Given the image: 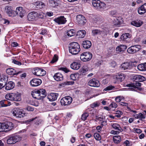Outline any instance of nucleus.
Masks as SVG:
<instances>
[{"label":"nucleus","mask_w":146,"mask_h":146,"mask_svg":"<svg viewBox=\"0 0 146 146\" xmlns=\"http://www.w3.org/2000/svg\"><path fill=\"white\" fill-rule=\"evenodd\" d=\"M31 95L33 97L37 100L42 99L46 95V91L44 89L33 91L31 92Z\"/></svg>","instance_id":"obj_1"},{"label":"nucleus","mask_w":146,"mask_h":146,"mask_svg":"<svg viewBox=\"0 0 146 146\" xmlns=\"http://www.w3.org/2000/svg\"><path fill=\"white\" fill-rule=\"evenodd\" d=\"M69 52L72 54H78L80 51V48L79 44L76 42H72L69 45Z\"/></svg>","instance_id":"obj_2"},{"label":"nucleus","mask_w":146,"mask_h":146,"mask_svg":"<svg viewBox=\"0 0 146 146\" xmlns=\"http://www.w3.org/2000/svg\"><path fill=\"white\" fill-rule=\"evenodd\" d=\"M92 56L91 53L89 52H85L81 54L80 59L83 61H88L90 60Z\"/></svg>","instance_id":"obj_3"},{"label":"nucleus","mask_w":146,"mask_h":146,"mask_svg":"<svg viewBox=\"0 0 146 146\" xmlns=\"http://www.w3.org/2000/svg\"><path fill=\"white\" fill-rule=\"evenodd\" d=\"M94 7L100 10L106 8V4L98 0H94L92 1Z\"/></svg>","instance_id":"obj_4"},{"label":"nucleus","mask_w":146,"mask_h":146,"mask_svg":"<svg viewBox=\"0 0 146 146\" xmlns=\"http://www.w3.org/2000/svg\"><path fill=\"white\" fill-rule=\"evenodd\" d=\"M72 101V99L71 97L66 96L61 99L60 102L62 106H68L71 104Z\"/></svg>","instance_id":"obj_5"},{"label":"nucleus","mask_w":146,"mask_h":146,"mask_svg":"<svg viewBox=\"0 0 146 146\" xmlns=\"http://www.w3.org/2000/svg\"><path fill=\"white\" fill-rule=\"evenodd\" d=\"M33 73L37 76H42L46 74V71L43 69H40L38 68H33L32 70Z\"/></svg>","instance_id":"obj_6"},{"label":"nucleus","mask_w":146,"mask_h":146,"mask_svg":"<svg viewBox=\"0 0 146 146\" xmlns=\"http://www.w3.org/2000/svg\"><path fill=\"white\" fill-rule=\"evenodd\" d=\"M3 131H7L11 129L14 127L13 123L10 122L1 123Z\"/></svg>","instance_id":"obj_7"},{"label":"nucleus","mask_w":146,"mask_h":146,"mask_svg":"<svg viewBox=\"0 0 146 146\" xmlns=\"http://www.w3.org/2000/svg\"><path fill=\"white\" fill-rule=\"evenodd\" d=\"M21 139V138L19 136L15 135L9 137L7 140V143L9 144H14Z\"/></svg>","instance_id":"obj_8"},{"label":"nucleus","mask_w":146,"mask_h":146,"mask_svg":"<svg viewBox=\"0 0 146 146\" xmlns=\"http://www.w3.org/2000/svg\"><path fill=\"white\" fill-rule=\"evenodd\" d=\"M13 115L17 117H21L25 115V113H23L21 110L18 108H15L12 111Z\"/></svg>","instance_id":"obj_9"},{"label":"nucleus","mask_w":146,"mask_h":146,"mask_svg":"<svg viewBox=\"0 0 146 146\" xmlns=\"http://www.w3.org/2000/svg\"><path fill=\"white\" fill-rule=\"evenodd\" d=\"M141 46L139 45H137L132 46L129 48L127 50V52L130 54L135 53L137 52L140 49Z\"/></svg>","instance_id":"obj_10"},{"label":"nucleus","mask_w":146,"mask_h":146,"mask_svg":"<svg viewBox=\"0 0 146 146\" xmlns=\"http://www.w3.org/2000/svg\"><path fill=\"white\" fill-rule=\"evenodd\" d=\"M76 21L78 24L83 25L86 22V20L84 16L82 15H79L77 16Z\"/></svg>","instance_id":"obj_11"},{"label":"nucleus","mask_w":146,"mask_h":146,"mask_svg":"<svg viewBox=\"0 0 146 146\" xmlns=\"http://www.w3.org/2000/svg\"><path fill=\"white\" fill-rule=\"evenodd\" d=\"M88 84L90 86L94 87H99L100 85L99 81L95 78L90 80Z\"/></svg>","instance_id":"obj_12"},{"label":"nucleus","mask_w":146,"mask_h":146,"mask_svg":"<svg viewBox=\"0 0 146 146\" xmlns=\"http://www.w3.org/2000/svg\"><path fill=\"white\" fill-rule=\"evenodd\" d=\"M41 83V80L37 78L33 79L30 82L31 85L33 87L37 86L40 85Z\"/></svg>","instance_id":"obj_13"},{"label":"nucleus","mask_w":146,"mask_h":146,"mask_svg":"<svg viewBox=\"0 0 146 146\" xmlns=\"http://www.w3.org/2000/svg\"><path fill=\"white\" fill-rule=\"evenodd\" d=\"M54 21L59 25L64 24L66 21V19L64 16H60L54 19Z\"/></svg>","instance_id":"obj_14"},{"label":"nucleus","mask_w":146,"mask_h":146,"mask_svg":"<svg viewBox=\"0 0 146 146\" xmlns=\"http://www.w3.org/2000/svg\"><path fill=\"white\" fill-rule=\"evenodd\" d=\"M38 13L36 12H32L29 14L27 18L29 21H33L37 18Z\"/></svg>","instance_id":"obj_15"},{"label":"nucleus","mask_w":146,"mask_h":146,"mask_svg":"<svg viewBox=\"0 0 146 146\" xmlns=\"http://www.w3.org/2000/svg\"><path fill=\"white\" fill-rule=\"evenodd\" d=\"M15 12L17 15H19L21 17H23L25 13V11L23 9L22 7H17L16 11Z\"/></svg>","instance_id":"obj_16"},{"label":"nucleus","mask_w":146,"mask_h":146,"mask_svg":"<svg viewBox=\"0 0 146 146\" xmlns=\"http://www.w3.org/2000/svg\"><path fill=\"white\" fill-rule=\"evenodd\" d=\"M141 85V84L140 83L136 82L135 83L128 84L127 85V86L131 87L130 88V90L134 91L135 90V89L137 88L139 86H140Z\"/></svg>","instance_id":"obj_17"},{"label":"nucleus","mask_w":146,"mask_h":146,"mask_svg":"<svg viewBox=\"0 0 146 146\" xmlns=\"http://www.w3.org/2000/svg\"><path fill=\"white\" fill-rule=\"evenodd\" d=\"M58 95L57 93H51L48 95L47 98L49 101H53L56 100Z\"/></svg>","instance_id":"obj_18"},{"label":"nucleus","mask_w":146,"mask_h":146,"mask_svg":"<svg viewBox=\"0 0 146 146\" xmlns=\"http://www.w3.org/2000/svg\"><path fill=\"white\" fill-rule=\"evenodd\" d=\"M31 5L33 6L34 9H41L44 6V4L42 2L38 1L33 3Z\"/></svg>","instance_id":"obj_19"},{"label":"nucleus","mask_w":146,"mask_h":146,"mask_svg":"<svg viewBox=\"0 0 146 146\" xmlns=\"http://www.w3.org/2000/svg\"><path fill=\"white\" fill-rule=\"evenodd\" d=\"M7 73L10 75H17L20 73V72L17 71L13 68H9L6 70Z\"/></svg>","instance_id":"obj_20"},{"label":"nucleus","mask_w":146,"mask_h":146,"mask_svg":"<svg viewBox=\"0 0 146 146\" xmlns=\"http://www.w3.org/2000/svg\"><path fill=\"white\" fill-rule=\"evenodd\" d=\"M138 12L140 15H142L146 12V3L138 8Z\"/></svg>","instance_id":"obj_21"},{"label":"nucleus","mask_w":146,"mask_h":146,"mask_svg":"<svg viewBox=\"0 0 146 146\" xmlns=\"http://www.w3.org/2000/svg\"><path fill=\"white\" fill-rule=\"evenodd\" d=\"M131 65L130 62H125L121 65V68L123 70L131 69Z\"/></svg>","instance_id":"obj_22"},{"label":"nucleus","mask_w":146,"mask_h":146,"mask_svg":"<svg viewBox=\"0 0 146 146\" xmlns=\"http://www.w3.org/2000/svg\"><path fill=\"white\" fill-rule=\"evenodd\" d=\"M80 64L79 62H74L70 65L71 68L74 70H78L80 68Z\"/></svg>","instance_id":"obj_23"},{"label":"nucleus","mask_w":146,"mask_h":146,"mask_svg":"<svg viewBox=\"0 0 146 146\" xmlns=\"http://www.w3.org/2000/svg\"><path fill=\"white\" fill-rule=\"evenodd\" d=\"M53 78L55 80L57 81H61L63 79V77L62 75L60 73L55 74L53 76Z\"/></svg>","instance_id":"obj_24"},{"label":"nucleus","mask_w":146,"mask_h":146,"mask_svg":"<svg viewBox=\"0 0 146 146\" xmlns=\"http://www.w3.org/2000/svg\"><path fill=\"white\" fill-rule=\"evenodd\" d=\"M125 77V75L124 74L119 73L116 75L115 79L118 82H121L124 80Z\"/></svg>","instance_id":"obj_25"},{"label":"nucleus","mask_w":146,"mask_h":146,"mask_svg":"<svg viewBox=\"0 0 146 146\" xmlns=\"http://www.w3.org/2000/svg\"><path fill=\"white\" fill-rule=\"evenodd\" d=\"M82 45L84 48L88 49L90 47L92 44L90 41L86 40L82 42Z\"/></svg>","instance_id":"obj_26"},{"label":"nucleus","mask_w":146,"mask_h":146,"mask_svg":"<svg viewBox=\"0 0 146 146\" xmlns=\"http://www.w3.org/2000/svg\"><path fill=\"white\" fill-rule=\"evenodd\" d=\"M127 47L126 45L121 44L116 47V50L118 52H123L126 50Z\"/></svg>","instance_id":"obj_27"},{"label":"nucleus","mask_w":146,"mask_h":146,"mask_svg":"<svg viewBox=\"0 0 146 146\" xmlns=\"http://www.w3.org/2000/svg\"><path fill=\"white\" fill-rule=\"evenodd\" d=\"M143 23V22L140 20H136L133 21L131 23V25L137 27H140Z\"/></svg>","instance_id":"obj_28"},{"label":"nucleus","mask_w":146,"mask_h":146,"mask_svg":"<svg viewBox=\"0 0 146 146\" xmlns=\"http://www.w3.org/2000/svg\"><path fill=\"white\" fill-rule=\"evenodd\" d=\"M49 3L50 6L52 7H56L58 5L59 1L58 0H49Z\"/></svg>","instance_id":"obj_29"},{"label":"nucleus","mask_w":146,"mask_h":146,"mask_svg":"<svg viewBox=\"0 0 146 146\" xmlns=\"http://www.w3.org/2000/svg\"><path fill=\"white\" fill-rule=\"evenodd\" d=\"M14 86V83L12 81H10L6 84L5 88L7 90H9L13 89Z\"/></svg>","instance_id":"obj_30"},{"label":"nucleus","mask_w":146,"mask_h":146,"mask_svg":"<svg viewBox=\"0 0 146 146\" xmlns=\"http://www.w3.org/2000/svg\"><path fill=\"white\" fill-rule=\"evenodd\" d=\"M111 125L114 129L120 132H122L123 131V129L120 125L117 123H111Z\"/></svg>","instance_id":"obj_31"},{"label":"nucleus","mask_w":146,"mask_h":146,"mask_svg":"<svg viewBox=\"0 0 146 146\" xmlns=\"http://www.w3.org/2000/svg\"><path fill=\"white\" fill-rule=\"evenodd\" d=\"M138 69L141 71H146V63L139 64L137 66Z\"/></svg>","instance_id":"obj_32"},{"label":"nucleus","mask_w":146,"mask_h":146,"mask_svg":"<svg viewBox=\"0 0 146 146\" xmlns=\"http://www.w3.org/2000/svg\"><path fill=\"white\" fill-rule=\"evenodd\" d=\"M86 32L85 30H80L78 31L77 33V36L79 38H82L85 35Z\"/></svg>","instance_id":"obj_33"},{"label":"nucleus","mask_w":146,"mask_h":146,"mask_svg":"<svg viewBox=\"0 0 146 146\" xmlns=\"http://www.w3.org/2000/svg\"><path fill=\"white\" fill-rule=\"evenodd\" d=\"M5 9L6 12L9 16H14L13 15L14 11L12 10L11 7L6 6Z\"/></svg>","instance_id":"obj_34"},{"label":"nucleus","mask_w":146,"mask_h":146,"mask_svg":"<svg viewBox=\"0 0 146 146\" xmlns=\"http://www.w3.org/2000/svg\"><path fill=\"white\" fill-rule=\"evenodd\" d=\"M21 100V94L18 93H14L13 101H19Z\"/></svg>","instance_id":"obj_35"},{"label":"nucleus","mask_w":146,"mask_h":146,"mask_svg":"<svg viewBox=\"0 0 146 146\" xmlns=\"http://www.w3.org/2000/svg\"><path fill=\"white\" fill-rule=\"evenodd\" d=\"M123 22L122 18L119 17L114 19V23L115 25H117L122 23Z\"/></svg>","instance_id":"obj_36"},{"label":"nucleus","mask_w":146,"mask_h":146,"mask_svg":"<svg viewBox=\"0 0 146 146\" xmlns=\"http://www.w3.org/2000/svg\"><path fill=\"white\" fill-rule=\"evenodd\" d=\"M131 36L128 33H125L123 34L121 36V39L122 41H125L128 38H130Z\"/></svg>","instance_id":"obj_37"},{"label":"nucleus","mask_w":146,"mask_h":146,"mask_svg":"<svg viewBox=\"0 0 146 146\" xmlns=\"http://www.w3.org/2000/svg\"><path fill=\"white\" fill-rule=\"evenodd\" d=\"M103 31L100 29H94L92 31V35L94 36L101 34Z\"/></svg>","instance_id":"obj_38"},{"label":"nucleus","mask_w":146,"mask_h":146,"mask_svg":"<svg viewBox=\"0 0 146 146\" xmlns=\"http://www.w3.org/2000/svg\"><path fill=\"white\" fill-rule=\"evenodd\" d=\"M91 17V20L93 23H97L100 20V17L92 15Z\"/></svg>","instance_id":"obj_39"},{"label":"nucleus","mask_w":146,"mask_h":146,"mask_svg":"<svg viewBox=\"0 0 146 146\" xmlns=\"http://www.w3.org/2000/svg\"><path fill=\"white\" fill-rule=\"evenodd\" d=\"M136 118H139L140 119H144L145 118V115L141 113L138 114L135 113L133 115Z\"/></svg>","instance_id":"obj_40"},{"label":"nucleus","mask_w":146,"mask_h":146,"mask_svg":"<svg viewBox=\"0 0 146 146\" xmlns=\"http://www.w3.org/2000/svg\"><path fill=\"white\" fill-rule=\"evenodd\" d=\"M113 140L115 143H118L121 141V137L119 135L114 136L113 137Z\"/></svg>","instance_id":"obj_41"},{"label":"nucleus","mask_w":146,"mask_h":146,"mask_svg":"<svg viewBox=\"0 0 146 146\" xmlns=\"http://www.w3.org/2000/svg\"><path fill=\"white\" fill-rule=\"evenodd\" d=\"M66 33L67 36L70 37L73 36L75 35L76 33L74 30L73 29L68 30Z\"/></svg>","instance_id":"obj_42"},{"label":"nucleus","mask_w":146,"mask_h":146,"mask_svg":"<svg viewBox=\"0 0 146 146\" xmlns=\"http://www.w3.org/2000/svg\"><path fill=\"white\" fill-rule=\"evenodd\" d=\"M14 93H9L7 94L5 96V98L7 100L13 101Z\"/></svg>","instance_id":"obj_43"},{"label":"nucleus","mask_w":146,"mask_h":146,"mask_svg":"<svg viewBox=\"0 0 146 146\" xmlns=\"http://www.w3.org/2000/svg\"><path fill=\"white\" fill-rule=\"evenodd\" d=\"M7 102L6 100H2L0 101V108L3 107H6L8 106H9L11 105L10 102H9L8 104H6Z\"/></svg>","instance_id":"obj_44"},{"label":"nucleus","mask_w":146,"mask_h":146,"mask_svg":"<svg viewBox=\"0 0 146 146\" xmlns=\"http://www.w3.org/2000/svg\"><path fill=\"white\" fill-rule=\"evenodd\" d=\"M79 74L78 73L74 74L71 75L70 76V79L73 80H76L78 78Z\"/></svg>","instance_id":"obj_45"},{"label":"nucleus","mask_w":146,"mask_h":146,"mask_svg":"<svg viewBox=\"0 0 146 146\" xmlns=\"http://www.w3.org/2000/svg\"><path fill=\"white\" fill-rule=\"evenodd\" d=\"M120 104L121 105L123 106H125V107H126L129 110H130V111H133V112L135 113L136 112V111H133V110H131V109L130 108L128 107V104L127 103L123 102H121L120 103Z\"/></svg>","instance_id":"obj_46"},{"label":"nucleus","mask_w":146,"mask_h":146,"mask_svg":"<svg viewBox=\"0 0 146 146\" xmlns=\"http://www.w3.org/2000/svg\"><path fill=\"white\" fill-rule=\"evenodd\" d=\"M117 105L115 102H112L109 105V108L110 110H114L117 107Z\"/></svg>","instance_id":"obj_47"},{"label":"nucleus","mask_w":146,"mask_h":146,"mask_svg":"<svg viewBox=\"0 0 146 146\" xmlns=\"http://www.w3.org/2000/svg\"><path fill=\"white\" fill-rule=\"evenodd\" d=\"M74 84V82L73 81H66V82L63 83L62 84V85L63 86L69 85H72Z\"/></svg>","instance_id":"obj_48"},{"label":"nucleus","mask_w":146,"mask_h":146,"mask_svg":"<svg viewBox=\"0 0 146 146\" xmlns=\"http://www.w3.org/2000/svg\"><path fill=\"white\" fill-rule=\"evenodd\" d=\"M7 80V78L6 76L2 75L0 76V81L1 82L4 81L6 83V81Z\"/></svg>","instance_id":"obj_49"},{"label":"nucleus","mask_w":146,"mask_h":146,"mask_svg":"<svg viewBox=\"0 0 146 146\" xmlns=\"http://www.w3.org/2000/svg\"><path fill=\"white\" fill-rule=\"evenodd\" d=\"M94 137L95 139L97 140H100L101 139V137L98 133H95L94 134Z\"/></svg>","instance_id":"obj_50"},{"label":"nucleus","mask_w":146,"mask_h":146,"mask_svg":"<svg viewBox=\"0 0 146 146\" xmlns=\"http://www.w3.org/2000/svg\"><path fill=\"white\" fill-rule=\"evenodd\" d=\"M88 115L89 114L88 113H84L82 115L81 118L82 120H85Z\"/></svg>","instance_id":"obj_51"},{"label":"nucleus","mask_w":146,"mask_h":146,"mask_svg":"<svg viewBox=\"0 0 146 146\" xmlns=\"http://www.w3.org/2000/svg\"><path fill=\"white\" fill-rule=\"evenodd\" d=\"M114 88L115 87L114 86L110 85L105 88L104 89L103 91H105L113 90L114 89Z\"/></svg>","instance_id":"obj_52"},{"label":"nucleus","mask_w":146,"mask_h":146,"mask_svg":"<svg viewBox=\"0 0 146 146\" xmlns=\"http://www.w3.org/2000/svg\"><path fill=\"white\" fill-rule=\"evenodd\" d=\"M100 103L98 102H95L90 105V107L92 108L96 107L99 106Z\"/></svg>","instance_id":"obj_53"},{"label":"nucleus","mask_w":146,"mask_h":146,"mask_svg":"<svg viewBox=\"0 0 146 146\" xmlns=\"http://www.w3.org/2000/svg\"><path fill=\"white\" fill-rule=\"evenodd\" d=\"M58 59V57L56 54H55L52 58V60L50 62L52 63H53L55 62H56Z\"/></svg>","instance_id":"obj_54"},{"label":"nucleus","mask_w":146,"mask_h":146,"mask_svg":"<svg viewBox=\"0 0 146 146\" xmlns=\"http://www.w3.org/2000/svg\"><path fill=\"white\" fill-rule=\"evenodd\" d=\"M146 80V78L143 76L139 75V77L138 81L143 82L145 81Z\"/></svg>","instance_id":"obj_55"},{"label":"nucleus","mask_w":146,"mask_h":146,"mask_svg":"<svg viewBox=\"0 0 146 146\" xmlns=\"http://www.w3.org/2000/svg\"><path fill=\"white\" fill-rule=\"evenodd\" d=\"M44 14L42 12H40L39 13H38V16H37V18H39L42 19L43 18L44 16Z\"/></svg>","instance_id":"obj_56"},{"label":"nucleus","mask_w":146,"mask_h":146,"mask_svg":"<svg viewBox=\"0 0 146 146\" xmlns=\"http://www.w3.org/2000/svg\"><path fill=\"white\" fill-rule=\"evenodd\" d=\"M116 63L115 61H113L111 62L110 64V66L112 68H114L116 66Z\"/></svg>","instance_id":"obj_57"},{"label":"nucleus","mask_w":146,"mask_h":146,"mask_svg":"<svg viewBox=\"0 0 146 146\" xmlns=\"http://www.w3.org/2000/svg\"><path fill=\"white\" fill-rule=\"evenodd\" d=\"M123 97L120 96H118L115 98V100L117 102H119L122 99Z\"/></svg>","instance_id":"obj_58"},{"label":"nucleus","mask_w":146,"mask_h":146,"mask_svg":"<svg viewBox=\"0 0 146 146\" xmlns=\"http://www.w3.org/2000/svg\"><path fill=\"white\" fill-rule=\"evenodd\" d=\"M137 62L135 61L134 62H130L131 65V69H132L134 67H135L136 66Z\"/></svg>","instance_id":"obj_59"},{"label":"nucleus","mask_w":146,"mask_h":146,"mask_svg":"<svg viewBox=\"0 0 146 146\" xmlns=\"http://www.w3.org/2000/svg\"><path fill=\"white\" fill-rule=\"evenodd\" d=\"M124 146H130L131 145L129 141L126 140L123 143Z\"/></svg>","instance_id":"obj_60"},{"label":"nucleus","mask_w":146,"mask_h":146,"mask_svg":"<svg viewBox=\"0 0 146 146\" xmlns=\"http://www.w3.org/2000/svg\"><path fill=\"white\" fill-rule=\"evenodd\" d=\"M12 62L15 64L19 65H21V63L20 62L15 59L13 60Z\"/></svg>","instance_id":"obj_61"},{"label":"nucleus","mask_w":146,"mask_h":146,"mask_svg":"<svg viewBox=\"0 0 146 146\" xmlns=\"http://www.w3.org/2000/svg\"><path fill=\"white\" fill-rule=\"evenodd\" d=\"M139 77V75H136L134 76L133 78V80L134 81H136V82L138 81Z\"/></svg>","instance_id":"obj_62"},{"label":"nucleus","mask_w":146,"mask_h":146,"mask_svg":"<svg viewBox=\"0 0 146 146\" xmlns=\"http://www.w3.org/2000/svg\"><path fill=\"white\" fill-rule=\"evenodd\" d=\"M120 132H121L120 131H115L114 130H111V133L112 134H119Z\"/></svg>","instance_id":"obj_63"},{"label":"nucleus","mask_w":146,"mask_h":146,"mask_svg":"<svg viewBox=\"0 0 146 146\" xmlns=\"http://www.w3.org/2000/svg\"><path fill=\"white\" fill-rule=\"evenodd\" d=\"M134 130L137 133H139L141 132V130L139 129L134 128Z\"/></svg>","instance_id":"obj_64"}]
</instances>
